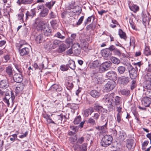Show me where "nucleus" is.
Segmentation results:
<instances>
[{
    "mask_svg": "<svg viewBox=\"0 0 151 151\" xmlns=\"http://www.w3.org/2000/svg\"><path fill=\"white\" fill-rule=\"evenodd\" d=\"M114 96L115 94L113 93H108L105 95L103 100L106 103H107L110 107H112L113 104L117 106L121 104L122 98L118 96H116L114 97Z\"/></svg>",
    "mask_w": 151,
    "mask_h": 151,
    "instance_id": "f257e3e1",
    "label": "nucleus"
},
{
    "mask_svg": "<svg viewBox=\"0 0 151 151\" xmlns=\"http://www.w3.org/2000/svg\"><path fill=\"white\" fill-rule=\"evenodd\" d=\"M46 21L41 19L40 18L38 17L34 21L33 25L37 30L38 31H42L45 29Z\"/></svg>",
    "mask_w": 151,
    "mask_h": 151,
    "instance_id": "f03ea898",
    "label": "nucleus"
},
{
    "mask_svg": "<svg viewBox=\"0 0 151 151\" xmlns=\"http://www.w3.org/2000/svg\"><path fill=\"white\" fill-rule=\"evenodd\" d=\"M53 120L55 121V124L59 125L63 127L64 126V122L66 121V116L62 114L55 115L54 116Z\"/></svg>",
    "mask_w": 151,
    "mask_h": 151,
    "instance_id": "7ed1b4c3",
    "label": "nucleus"
},
{
    "mask_svg": "<svg viewBox=\"0 0 151 151\" xmlns=\"http://www.w3.org/2000/svg\"><path fill=\"white\" fill-rule=\"evenodd\" d=\"M61 41L57 39L52 40V42H49L45 47L46 49H54L59 46L60 44Z\"/></svg>",
    "mask_w": 151,
    "mask_h": 151,
    "instance_id": "20e7f679",
    "label": "nucleus"
},
{
    "mask_svg": "<svg viewBox=\"0 0 151 151\" xmlns=\"http://www.w3.org/2000/svg\"><path fill=\"white\" fill-rule=\"evenodd\" d=\"M124 64L128 66L129 76L131 79H135L137 76V71L138 70H136L130 64L125 63Z\"/></svg>",
    "mask_w": 151,
    "mask_h": 151,
    "instance_id": "39448f33",
    "label": "nucleus"
},
{
    "mask_svg": "<svg viewBox=\"0 0 151 151\" xmlns=\"http://www.w3.org/2000/svg\"><path fill=\"white\" fill-rule=\"evenodd\" d=\"M113 138L110 135H106L102 139L101 144L102 146L106 147L110 145L112 141Z\"/></svg>",
    "mask_w": 151,
    "mask_h": 151,
    "instance_id": "423d86ee",
    "label": "nucleus"
},
{
    "mask_svg": "<svg viewBox=\"0 0 151 151\" xmlns=\"http://www.w3.org/2000/svg\"><path fill=\"white\" fill-rule=\"evenodd\" d=\"M111 64V63L109 61L104 62L101 65L99 69V72L102 73L108 70L110 68Z\"/></svg>",
    "mask_w": 151,
    "mask_h": 151,
    "instance_id": "0eeeda50",
    "label": "nucleus"
},
{
    "mask_svg": "<svg viewBox=\"0 0 151 151\" xmlns=\"http://www.w3.org/2000/svg\"><path fill=\"white\" fill-rule=\"evenodd\" d=\"M106 76L108 79L114 81H116L117 78V75L115 71L112 70H111L106 73Z\"/></svg>",
    "mask_w": 151,
    "mask_h": 151,
    "instance_id": "6e6552de",
    "label": "nucleus"
},
{
    "mask_svg": "<svg viewBox=\"0 0 151 151\" xmlns=\"http://www.w3.org/2000/svg\"><path fill=\"white\" fill-rule=\"evenodd\" d=\"M74 149L75 151H86L87 146L85 143L81 145L78 144H75L73 146Z\"/></svg>",
    "mask_w": 151,
    "mask_h": 151,
    "instance_id": "1a4fd4ad",
    "label": "nucleus"
},
{
    "mask_svg": "<svg viewBox=\"0 0 151 151\" xmlns=\"http://www.w3.org/2000/svg\"><path fill=\"white\" fill-rule=\"evenodd\" d=\"M18 50L20 55L22 57L28 55L29 53V49L27 47L18 48Z\"/></svg>",
    "mask_w": 151,
    "mask_h": 151,
    "instance_id": "9d476101",
    "label": "nucleus"
},
{
    "mask_svg": "<svg viewBox=\"0 0 151 151\" xmlns=\"http://www.w3.org/2000/svg\"><path fill=\"white\" fill-rule=\"evenodd\" d=\"M116 85V83L114 81L110 80L105 85V87L107 90L110 91L113 89Z\"/></svg>",
    "mask_w": 151,
    "mask_h": 151,
    "instance_id": "9b49d317",
    "label": "nucleus"
},
{
    "mask_svg": "<svg viewBox=\"0 0 151 151\" xmlns=\"http://www.w3.org/2000/svg\"><path fill=\"white\" fill-rule=\"evenodd\" d=\"M149 98L148 97H144L142 101V104L145 107H148L151 104V96L149 95Z\"/></svg>",
    "mask_w": 151,
    "mask_h": 151,
    "instance_id": "f8f14e48",
    "label": "nucleus"
},
{
    "mask_svg": "<svg viewBox=\"0 0 151 151\" xmlns=\"http://www.w3.org/2000/svg\"><path fill=\"white\" fill-rule=\"evenodd\" d=\"M36 12V11L35 9H31L30 11H27L25 14V21L27 20L29 17L32 18L35 15Z\"/></svg>",
    "mask_w": 151,
    "mask_h": 151,
    "instance_id": "ddd939ff",
    "label": "nucleus"
},
{
    "mask_svg": "<svg viewBox=\"0 0 151 151\" xmlns=\"http://www.w3.org/2000/svg\"><path fill=\"white\" fill-rule=\"evenodd\" d=\"M14 81L17 83H21L23 80V77L22 74H15L13 77Z\"/></svg>",
    "mask_w": 151,
    "mask_h": 151,
    "instance_id": "4468645a",
    "label": "nucleus"
},
{
    "mask_svg": "<svg viewBox=\"0 0 151 151\" xmlns=\"http://www.w3.org/2000/svg\"><path fill=\"white\" fill-rule=\"evenodd\" d=\"M93 109L94 110H95L99 113H106L107 112V110L104 108L102 106L98 105L96 104L94 106Z\"/></svg>",
    "mask_w": 151,
    "mask_h": 151,
    "instance_id": "2eb2a0df",
    "label": "nucleus"
},
{
    "mask_svg": "<svg viewBox=\"0 0 151 151\" xmlns=\"http://www.w3.org/2000/svg\"><path fill=\"white\" fill-rule=\"evenodd\" d=\"M49 10L46 8H44L42 9L39 14V16L40 18L46 17L48 14Z\"/></svg>",
    "mask_w": 151,
    "mask_h": 151,
    "instance_id": "dca6fc26",
    "label": "nucleus"
},
{
    "mask_svg": "<svg viewBox=\"0 0 151 151\" xmlns=\"http://www.w3.org/2000/svg\"><path fill=\"white\" fill-rule=\"evenodd\" d=\"M65 33L63 31H62L61 32H58L54 35V37L61 40H64L65 38Z\"/></svg>",
    "mask_w": 151,
    "mask_h": 151,
    "instance_id": "f3484780",
    "label": "nucleus"
},
{
    "mask_svg": "<svg viewBox=\"0 0 151 151\" xmlns=\"http://www.w3.org/2000/svg\"><path fill=\"white\" fill-rule=\"evenodd\" d=\"M50 90L52 91H61L63 88L60 85L56 84L53 85L50 88Z\"/></svg>",
    "mask_w": 151,
    "mask_h": 151,
    "instance_id": "a211bd4d",
    "label": "nucleus"
},
{
    "mask_svg": "<svg viewBox=\"0 0 151 151\" xmlns=\"http://www.w3.org/2000/svg\"><path fill=\"white\" fill-rule=\"evenodd\" d=\"M94 111L93 108L90 107L86 109L84 111V114L85 117H88L89 115H91V114Z\"/></svg>",
    "mask_w": 151,
    "mask_h": 151,
    "instance_id": "6ab92c4d",
    "label": "nucleus"
},
{
    "mask_svg": "<svg viewBox=\"0 0 151 151\" xmlns=\"http://www.w3.org/2000/svg\"><path fill=\"white\" fill-rule=\"evenodd\" d=\"M101 53L102 56L104 57H107L111 55V52L109 49H107L103 50L101 51Z\"/></svg>",
    "mask_w": 151,
    "mask_h": 151,
    "instance_id": "aec40b11",
    "label": "nucleus"
},
{
    "mask_svg": "<svg viewBox=\"0 0 151 151\" xmlns=\"http://www.w3.org/2000/svg\"><path fill=\"white\" fill-rule=\"evenodd\" d=\"M9 86L8 83L6 80H1L0 82V87L1 88L5 89Z\"/></svg>",
    "mask_w": 151,
    "mask_h": 151,
    "instance_id": "412c9836",
    "label": "nucleus"
},
{
    "mask_svg": "<svg viewBox=\"0 0 151 151\" xmlns=\"http://www.w3.org/2000/svg\"><path fill=\"white\" fill-rule=\"evenodd\" d=\"M101 64L98 60L94 61L92 63V67L93 68L96 69L97 72H99V69L100 68Z\"/></svg>",
    "mask_w": 151,
    "mask_h": 151,
    "instance_id": "4be33fe9",
    "label": "nucleus"
},
{
    "mask_svg": "<svg viewBox=\"0 0 151 151\" xmlns=\"http://www.w3.org/2000/svg\"><path fill=\"white\" fill-rule=\"evenodd\" d=\"M90 93L92 96L96 98H98L100 95V93L98 91L95 90H92L90 91Z\"/></svg>",
    "mask_w": 151,
    "mask_h": 151,
    "instance_id": "5701e85b",
    "label": "nucleus"
},
{
    "mask_svg": "<svg viewBox=\"0 0 151 151\" xmlns=\"http://www.w3.org/2000/svg\"><path fill=\"white\" fill-rule=\"evenodd\" d=\"M33 1V0H18L17 3L19 5L21 4H31Z\"/></svg>",
    "mask_w": 151,
    "mask_h": 151,
    "instance_id": "b1692460",
    "label": "nucleus"
},
{
    "mask_svg": "<svg viewBox=\"0 0 151 151\" xmlns=\"http://www.w3.org/2000/svg\"><path fill=\"white\" fill-rule=\"evenodd\" d=\"M143 86L145 89H151V81H145L143 84Z\"/></svg>",
    "mask_w": 151,
    "mask_h": 151,
    "instance_id": "393cba45",
    "label": "nucleus"
},
{
    "mask_svg": "<svg viewBox=\"0 0 151 151\" xmlns=\"http://www.w3.org/2000/svg\"><path fill=\"white\" fill-rule=\"evenodd\" d=\"M6 72L9 76H12L13 75L12 68L11 66L9 65L6 67Z\"/></svg>",
    "mask_w": 151,
    "mask_h": 151,
    "instance_id": "a878e982",
    "label": "nucleus"
},
{
    "mask_svg": "<svg viewBox=\"0 0 151 151\" xmlns=\"http://www.w3.org/2000/svg\"><path fill=\"white\" fill-rule=\"evenodd\" d=\"M134 140L132 139H129L127 140L126 147L129 149H131L133 146Z\"/></svg>",
    "mask_w": 151,
    "mask_h": 151,
    "instance_id": "bb28decb",
    "label": "nucleus"
},
{
    "mask_svg": "<svg viewBox=\"0 0 151 151\" xmlns=\"http://www.w3.org/2000/svg\"><path fill=\"white\" fill-rule=\"evenodd\" d=\"M67 66L72 70L75 69L76 67L74 61L72 60H69L68 63L67 64Z\"/></svg>",
    "mask_w": 151,
    "mask_h": 151,
    "instance_id": "cd10ccee",
    "label": "nucleus"
},
{
    "mask_svg": "<svg viewBox=\"0 0 151 151\" xmlns=\"http://www.w3.org/2000/svg\"><path fill=\"white\" fill-rule=\"evenodd\" d=\"M92 19L93 21H94L95 19V17L94 15H92L91 16L88 17L85 21L84 23V24L86 26L91 22Z\"/></svg>",
    "mask_w": 151,
    "mask_h": 151,
    "instance_id": "c85d7f7f",
    "label": "nucleus"
},
{
    "mask_svg": "<svg viewBox=\"0 0 151 151\" xmlns=\"http://www.w3.org/2000/svg\"><path fill=\"white\" fill-rule=\"evenodd\" d=\"M118 33L121 38L125 40H126L127 39L126 34L122 29H119V30Z\"/></svg>",
    "mask_w": 151,
    "mask_h": 151,
    "instance_id": "c756f323",
    "label": "nucleus"
},
{
    "mask_svg": "<svg viewBox=\"0 0 151 151\" xmlns=\"http://www.w3.org/2000/svg\"><path fill=\"white\" fill-rule=\"evenodd\" d=\"M66 49V45L65 44L63 43L60 45H59L58 51L59 53H61L64 51Z\"/></svg>",
    "mask_w": 151,
    "mask_h": 151,
    "instance_id": "7c9ffc66",
    "label": "nucleus"
},
{
    "mask_svg": "<svg viewBox=\"0 0 151 151\" xmlns=\"http://www.w3.org/2000/svg\"><path fill=\"white\" fill-rule=\"evenodd\" d=\"M129 78L128 77L122 76L121 77V83L123 85L127 84L129 82Z\"/></svg>",
    "mask_w": 151,
    "mask_h": 151,
    "instance_id": "2f4dec72",
    "label": "nucleus"
},
{
    "mask_svg": "<svg viewBox=\"0 0 151 151\" xmlns=\"http://www.w3.org/2000/svg\"><path fill=\"white\" fill-rule=\"evenodd\" d=\"M43 36L42 34H40L36 36L35 40L37 43H40L43 40Z\"/></svg>",
    "mask_w": 151,
    "mask_h": 151,
    "instance_id": "473e14b6",
    "label": "nucleus"
},
{
    "mask_svg": "<svg viewBox=\"0 0 151 151\" xmlns=\"http://www.w3.org/2000/svg\"><path fill=\"white\" fill-rule=\"evenodd\" d=\"M82 49L84 51L87 52L91 49V48L88 43H86L84 44V45L83 46Z\"/></svg>",
    "mask_w": 151,
    "mask_h": 151,
    "instance_id": "72a5a7b5",
    "label": "nucleus"
},
{
    "mask_svg": "<svg viewBox=\"0 0 151 151\" xmlns=\"http://www.w3.org/2000/svg\"><path fill=\"white\" fill-rule=\"evenodd\" d=\"M66 107L74 110L76 109L78 107V104L74 103H68Z\"/></svg>",
    "mask_w": 151,
    "mask_h": 151,
    "instance_id": "f704fd0d",
    "label": "nucleus"
},
{
    "mask_svg": "<svg viewBox=\"0 0 151 151\" xmlns=\"http://www.w3.org/2000/svg\"><path fill=\"white\" fill-rule=\"evenodd\" d=\"M110 60L112 62L115 64L118 65L120 63V60L115 57H111Z\"/></svg>",
    "mask_w": 151,
    "mask_h": 151,
    "instance_id": "c9c22d12",
    "label": "nucleus"
},
{
    "mask_svg": "<svg viewBox=\"0 0 151 151\" xmlns=\"http://www.w3.org/2000/svg\"><path fill=\"white\" fill-rule=\"evenodd\" d=\"M87 124H89L91 126H94L96 124V123L94 119L91 117L88 119L86 121Z\"/></svg>",
    "mask_w": 151,
    "mask_h": 151,
    "instance_id": "e433bc0d",
    "label": "nucleus"
},
{
    "mask_svg": "<svg viewBox=\"0 0 151 151\" xmlns=\"http://www.w3.org/2000/svg\"><path fill=\"white\" fill-rule=\"evenodd\" d=\"M126 68L123 66H119L118 67L117 70L120 74H123L126 70Z\"/></svg>",
    "mask_w": 151,
    "mask_h": 151,
    "instance_id": "4c0bfd02",
    "label": "nucleus"
},
{
    "mask_svg": "<svg viewBox=\"0 0 151 151\" xmlns=\"http://www.w3.org/2000/svg\"><path fill=\"white\" fill-rule=\"evenodd\" d=\"M132 64L134 66V68L136 69V70H140V66L142 65L141 62H139L136 63H134Z\"/></svg>",
    "mask_w": 151,
    "mask_h": 151,
    "instance_id": "58836bf2",
    "label": "nucleus"
},
{
    "mask_svg": "<svg viewBox=\"0 0 151 151\" xmlns=\"http://www.w3.org/2000/svg\"><path fill=\"white\" fill-rule=\"evenodd\" d=\"M65 85L67 88L69 90L72 89L73 87V83L69 81L66 82Z\"/></svg>",
    "mask_w": 151,
    "mask_h": 151,
    "instance_id": "ea45409f",
    "label": "nucleus"
},
{
    "mask_svg": "<svg viewBox=\"0 0 151 151\" xmlns=\"http://www.w3.org/2000/svg\"><path fill=\"white\" fill-rule=\"evenodd\" d=\"M14 66L20 74H22L24 68L21 65L15 64Z\"/></svg>",
    "mask_w": 151,
    "mask_h": 151,
    "instance_id": "a19ab883",
    "label": "nucleus"
},
{
    "mask_svg": "<svg viewBox=\"0 0 151 151\" xmlns=\"http://www.w3.org/2000/svg\"><path fill=\"white\" fill-rule=\"evenodd\" d=\"M23 89V87L21 83L19 84L16 87V92L17 93H19L22 91Z\"/></svg>",
    "mask_w": 151,
    "mask_h": 151,
    "instance_id": "79ce46f5",
    "label": "nucleus"
},
{
    "mask_svg": "<svg viewBox=\"0 0 151 151\" xmlns=\"http://www.w3.org/2000/svg\"><path fill=\"white\" fill-rule=\"evenodd\" d=\"M55 3V1H52L50 2L46 3L45 4V5L49 9H50L54 5Z\"/></svg>",
    "mask_w": 151,
    "mask_h": 151,
    "instance_id": "37998d69",
    "label": "nucleus"
},
{
    "mask_svg": "<svg viewBox=\"0 0 151 151\" xmlns=\"http://www.w3.org/2000/svg\"><path fill=\"white\" fill-rule=\"evenodd\" d=\"M52 27L54 29H56L58 27L57 21L55 19L52 20L50 22Z\"/></svg>",
    "mask_w": 151,
    "mask_h": 151,
    "instance_id": "c03bdc74",
    "label": "nucleus"
},
{
    "mask_svg": "<svg viewBox=\"0 0 151 151\" xmlns=\"http://www.w3.org/2000/svg\"><path fill=\"white\" fill-rule=\"evenodd\" d=\"M131 10L134 13H136L139 10V7L136 5H134L130 7Z\"/></svg>",
    "mask_w": 151,
    "mask_h": 151,
    "instance_id": "a18cd8bd",
    "label": "nucleus"
},
{
    "mask_svg": "<svg viewBox=\"0 0 151 151\" xmlns=\"http://www.w3.org/2000/svg\"><path fill=\"white\" fill-rule=\"evenodd\" d=\"M150 47L148 46H146L144 50V53L146 56L150 55Z\"/></svg>",
    "mask_w": 151,
    "mask_h": 151,
    "instance_id": "49530a36",
    "label": "nucleus"
},
{
    "mask_svg": "<svg viewBox=\"0 0 151 151\" xmlns=\"http://www.w3.org/2000/svg\"><path fill=\"white\" fill-rule=\"evenodd\" d=\"M77 137L75 135L73 137H70L69 138V140L70 143L74 144L75 142L77 143ZM77 144V143H76Z\"/></svg>",
    "mask_w": 151,
    "mask_h": 151,
    "instance_id": "de8ad7c7",
    "label": "nucleus"
},
{
    "mask_svg": "<svg viewBox=\"0 0 151 151\" xmlns=\"http://www.w3.org/2000/svg\"><path fill=\"white\" fill-rule=\"evenodd\" d=\"M43 30L44 33L45 35L48 36L51 35V30L49 28L44 29Z\"/></svg>",
    "mask_w": 151,
    "mask_h": 151,
    "instance_id": "09e8293b",
    "label": "nucleus"
},
{
    "mask_svg": "<svg viewBox=\"0 0 151 151\" xmlns=\"http://www.w3.org/2000/svg\"><path fill=\"white\" fill-rule=\"evenodd\" d=\"M81 120V117L80 116H78L76 117L74 121V123L75 124H78L79 123Z\"/></svg>",
    "mask_w": 151,
    "mask_h": 151,
    "instance_id": "8fccbe9b",
    "label": "nucleus"
},
{
    "mask_svg": "<svg viewBox=\"0 0 151 151\" xmlns=\"http://www.w3.org/2000/svg\"><path fill=\"white\" fill-rule=\"evenodd\" d=\"M144 78L145 81H151V74L150 73H147L145 75L144 77Z\"/></svg>",
    "mask_w": 151,
    "mask_h": 151,
    "instance_id": "3c124183",
    "label": "nucleus"
},
{
    "mask_svg": "<svg viewBox=\"0 0 151 151\" xmlns=\"http://www.w3.org/2000/svg\"><path fill=\"white\" fill-rule=\"evenodd\" d=\"M149 142L148 141L145 140L142 144V149L143 150H145L146 147L148 145Z\"/></svg>",
    "mask_w": 151,
    "mask_h": 151,
    "instance_id": "603ef678",
    "label": "nucleus"
},
{
    "mask_svg": "<svg viewBox=\"0 0 151 151\" xmlns=\"http://www.w3.org/2000/svg\"><path fill=\"white\" fill-rule=\"evenodd\" d=\"M27 44V42H26L25 40H21L20 42L19 45L18 46V47H22L24 45Z\"/></svg>",
    "mask_w": 151,
    "mask_h": 151,
    "instance_id": "864d4df0",
    "label": "nucleus"
},
{
    "mask_svg": "<svg viewBox=\"0 0 151 151\" xmlns=\"http://www.w3.org/2000/svg\"><path fill=\"white\" fill-rule=\"evenodd\" d=\"M121 93L123 95L128 96L130 92L128 90L123 89L121 91Z\"/></svg>",
    "mask_w": 151,
    "mask_h": 151,
    "instance_id": "5fc2aeb1",
    "label": "nucleus"
},
{
    "mask_svg": "<svg viewBox=\"0 0 151 151\" xmlns=\"http://www.w3.org/2000/svg\"><path fill=\"white\" fill-rule=\"evenodd\" d=\"M135 40L134 38L132 37L130 38V46L134 47Z\"/></svg>",
    "mask_w": 151,
    "mask_h": 151,
    "instance_id": "6e6d98bb",
    "label": "nucleus"
},
{
    "mask_svg": "<svg viewBox=\"0 0 151 151\" xmlns=\"http://www.w3.org/2000/svg\"><path fill=\"white\" fill-rule=\"evenodd\" d=\"M55 99L54 98L50 99L48 101V106H53Z\"/></svg>",
    "mask_w": 151,
    "mask_h": 151,
    "instance_id": "4d7b16f0",
    "label": "nucleus"
},
{
    "mask_svg": "<svg viewBox=\"0 0 151 151\" xmlns=\"http://www.w3.org/2000/svg\"><path fill=\"white\" fill-rule=\"evenodd\" d=\"M84 16L81 17L78 20V21L76 23V25L77 26L80 25L84 19Z\"/></svg>",
    "mask_w": 151,
    "mask_h": 151,
    "instance_id": "13d9d810",
    "label": "nucleus"
},
{
    "mask_svg": "<svg viewBox=\"0 0 151 151\" xmlns=\"http://www.w3.org/2000/svg\"><path fill=\"white\" fill-rule=\"evenodd\" d=\"M114 54L118 56H120L122 54V53L118 49L116 48L115 50L114 51Z\"/></svg>",
    "mask_w": 151,
    "mask_h": 151,
    "instance_id": "bf43d9fd",
    "label": "nucleus"
},
{
    "mask_svg": "<svg viewBox=\"0 0 151 151\" xmlns=\"http://www.w3.org/2000/svg\"><path fill=\"white\" fill-rule=\"evenodd\" d=\"M84 138L82 137L79 138L77 141V144H81L84 141Z\"/></svg>",
    "mask_w": 151,
    "mask_h": 151,
    "instance_id": "052dcab7",
    "label": "nucleus"
},
{
    "mask_svg": "<svg viewBox=\"0 0 151 151\" xmlns=\"http://www.w3.org/2000/svg\"><path fill=\"white\" fill-rule=\"evenodd\" d=\"M100 114L99 113H95L92 116V117L94 118V119L97 120H98L100 116Z\"/></svg>",
    "mask_w": 151,
    "mask_h": 151,
    "instance_id": "680f3d73",
    "label": "nucleus"
},
{
    "mask_svg": "<svg viewBox=\"0 0 151 151\" xmlns=\"http://www.w3.org/2000/svg\"><path fill=\"white\" fill-rule=\"evenodd\" d=\"M107 121L105 124L101 127H100V130L102 132H104V130L106 129L107 124Z\"/></svg>",
    "mask_w": 151,
    "mask_h": 151,
    "instance_id": "e2e57ef3",
    "label": "nucleus"
},
{
    "mask_svg": "<svg viewBox=\"0 0 151 151\" xmlns=\"http://www.w3.org/2000/svg\"><path fill=\"white\" fill-rule=\"evenodd\" d=\"M122 114H119L117 113V114L116 119L117 122L119 123L121 121V116Z\"/></svg>",
    "mask_w": 151,
    "mask_h": 151,
    "instance_id": "0e129e2a",
    "label": "nucleus"
},
{
    "mask_svg": "<svg viewBox=\"0 0 151 151\" xmlns=\"http://www.w3.org/2000/svg\"><path fill=\"white\" fill-rule=\"evenodd\" d=\"M68 67L67 66V65L65 66V65H62L60 66V69L63 71H67L68 70Z\"/></svg>",
    "mask_w": 151,
    "mask_h": 151,
    "instance_id": "69168bd1",
    "label": "nucleus"
},
{
    "mask_svg": "<svg viewBox=\"0 0 151 151\" xmlns=\"http://www.w3.org/2000/svg\"><path fill=\"white\" fill-rule=\"evenodd\" d=\"M127 137L126 134L124 133H123L122 135L120 136V138L122 141L124 140Z\"/></svg>",
    "mask_w": 151,
    "mask_h": 151,
    "instance_id": "338daca9",
    "label": "nucleus"
},
{
    "mask_svg": "<svg viewBox=\"0 0 151 151\" xmlns=\"http://www.w3.org/2000/svg\"><path fill=\"white\" fill-rule=\"evenodd\" d=\"M76 34L75 33H73L71 34L70 36V40H72V41H73L75 40L76 38Z\"/></svg>",
    "mask_w": 151,
    "mask_h": 151,
    "instance_id": "774afa93",
    "label": "nucleus"
}]
</instances>
